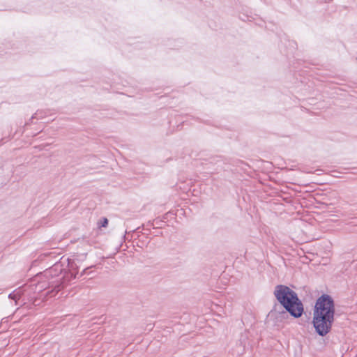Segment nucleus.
<instances>
[{"mask_svg":"<svg viewBox=\"0 0 357 357\" xmlns=\"http://www.w3.org/2000/svg\"><path fill=\"white\" fill-rule=\"evenodd\" d=\"M194 318L195 317H191V316L187 312H183V314L180 316V320H183V322L190 326H191L192 319Z\"/></svg>","mask_w":357,"mask_h":357,"instance_id":"nucleus-5","label":"nucleus"},{"mask_svg":"<svg viewBox=\"0 0 357 357\" xmlns=\"http://www.w3.org/2000/svg\"><path fill=\"white\" fill-rule=\"evenodd\" d=\"M108 224V220L106 218H102L100 222V226L105 227Z\"/></svg>","mask_w":357,"mask_h":357,"instance_id":"nucleus-6","label":"nucleus"},{"mask_svg":"<svg viewBox=\"0 0 357 357\" xmlns=\"http://www.w3.org/2000/svg\"><path fill=\"white\" fill-rule=\"evenodd\" d=\"M86 269H87V268H86V269H84V270H83L82 273H81V275H80L81 276H82V275H83V274L85 273V271H86Z\"/></svg>","mask_w":357,"mask_h":357,"instance_id":"nucleus-10","label":"nucleus"},{"mask_svg":"<svg viewBox=\"0 0 357 357\" xmlns=\"http://www.w3.org/2000/svg\"><path fill=\"white\" fill-rule=\"evenodd\" d=\"M48 287L52 288V290L51 291H55V294L52 295V296H55L57 292H59L61 290V284L59 282V281H50L48 282ZM47 294H50V291H48Z\"/></svg>","mask_w":357,"mask_h":357,"instance_id":"nucleus-4","label":"nucleus"},{"mask_svg":"<svg viewBox=\"0 0 357 357\" xmlns=\"http://www.w3.org/2000/svg\"><path fill=\"white\" fill-rule=\"evenodd\" d=\"M8 297L11 299L15 300L17 298V295L14 294H10Z\"/></svg>","mask_w":357,"mask_h":357,"instance_id":"nucleus-9","label":"nucleus"},{"mask_svg":"<svg viewBox=\"0 0 357 357\" xmlns=\"http://www.w3.org/2000/svg\"><path fill=\"white\" fill-rule=\"evenodd\" d=\"M62 268L61 266L59 264H56L53 266H52L50 269L47 270L45 272L44 275L48 278L50 277H54L59 275V273H61Z\"/></svg>","mask_w":357,"mask_h":357,"instance_id":"nucleus-3","label":"nucleus"},{"mask_svg":"<svg viewBox=\"0 0 357 357\" xmlns=\"http://www.w3.org/2000/svg\"><path fill=\"white\" fill-rule=\"evenodd\" d=\"M335 304L333 297L327 294L319 296L314 303L312 324L316 334L324 337L328 334L335 321Z\"/></svg>","mask_w":357,"mask_h":357,"instance_id":"nucleus-1","label":"nucleus"},{"mask_svg":"<svg viewBox=\"0 0 357 357\" xmlns=\"http://www.w3.org/2000/svg\"><path fill=\"white\" fill-rule=\"evenodd\" d=\"M273 294L284 308L279 314L284 315L288 312L291 317L298 319L305 313L304 305L299 298L298 294L289 287L284 284H278L275 287Z\"/></svg>","mask_w":357,"mask_h":357,"instance_id":"nucleus-2","label":"nucleus"},{"mask_svg":"<svg viewBox=\"0 0 357 357\" xmlns=\"http://www.w3.org/2000/svg\"><path fill=\"white\" fill-rule=\"evenodd\" d=\"M38 289H42V288L46 289L47 287H46L45 282H38Z\"/></svg>","mask_w":357,"mask_h":357,"instance_id":"nucleus-7","label":"nucleus"},{"mask_svg":"<svg viewBox=\"0 0 357 357\" xmlns=\"http://www.w3.org/2000/svg\"><path fill=\"white\" fill-rule=\"evenodd\" d=\"M180 338H182L183 342H185L188 340V337L185 333H183L181 336H180Z\"/></svg>","mask_w":357,"mask_h":357,"instance_id":"nucleus-8","label":"nucleus"}]
</instances>
